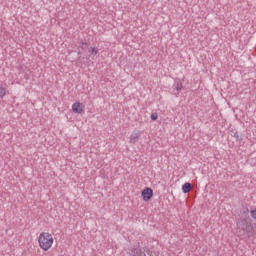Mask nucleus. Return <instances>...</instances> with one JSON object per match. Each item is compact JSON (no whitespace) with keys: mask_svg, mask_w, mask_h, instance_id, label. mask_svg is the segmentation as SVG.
I'll use <instances>...</instances> for the list:
<instances>
[{"mask_svg":"<svg viewBox=\"0 0 256 256\" xmlns=\"http://www.w3.org/2000/svg\"><path fill=\"white\" fill-rule=\"evenodd\" d=\"M53 245H55V238L51 232L43 231L38 235V247L41 251H51Z\"/></svg>","mask_w":256,"mask_h":256,"instance_id":"obj_1","label":"nucleus"},{"mask_svg":"<svg viewBox=\"0 0 256 256\" xmlns=\"http://www.w3.org/2000/svg\"><path fill=\"white\" fill-rule=\"evenodd\" d=\"M72 111L77 115H81L82 113H85V104L79 101L74 102L72 104Z\"/></svg>","mask_w":256,"mask_h":256,"instance_id":"obj_2","label":"nucleus"},{"mask_svg":"<svg viewBox=\"0 0 256 256\" xmlns=\"http://www.w3.org/2000/svg\"><path fill=\"white\" fill-rule=\"evenodd\" d=\"M141 197L145 203H148L150 199H153V189L146 187L141 192Z\"/></svg>","mask_w":256,"mask_h":256,"instance_id":"obj_3","label":"nucleus"},{"mask_svg":"<svg viewBox=\"0 0 256 256\" xmlns=\"http://www.w3.org/2000/svg\"><path fill=\"white\" fill-rule=\"evenodd\" d=\"M181 89V87H178L177 90Z\"/></svg>","mask_w":256,"mask_h":256,"instance_id":"obj_11","label":"nucleus"},{"mask_svg":"<svg viewBox=\"0 0 256 256\" xmlns=\"http://www.w3.org/2000/svg\"><path fill=\"white\" fill-rule=\"evenodd\" d=\"M150 117H151V120H152V121H157V119H158L159 116L157 115V113H153V114H151Z\"/></svg>","mask_w":256,"mask_h":256,"instance_id":"obj_9","label":"nucleus"},{"mask_svg":"<svg viewBox=\"0 0 256 256\" xmlns=\"http://www.w3.org/2000/svg\"><path fill=\"white\" fill-rule=\"evenodd\" d=\"M131 255L132 256H147L143 251H141V248H134L131 250Z\"/></svg>","mask_w":256,"mask_h":256,"instance_id":"obj_5","label":"nucleus"},{"mask_svg":"<svg viewBox=\"0 0 256 256\" xmlns=\"http://www.w3.org/2000/svg\"><path fill=\"white\" fill-rule=\"evenodd\" d=\"M89 53L92 55H97L99 53V49L95 48V47H91L89 49Z\"/></svg>","mask_w":256,"mask_h":256,"instance_id":"obj_8","label":"nucleus"},{"mask_svg":"<svg viewBox=\"0 0 256 256\" xmlns=\"http://www.w3.org/2000/svg\"><path fill=\"white\" fill-rule=\"evenodd\" d=\"M250 214L253 219H256V208L251 210Z\"/></svg>","mask_w":256,"mask_h":256,"instance_id":"obj_10","label":"nucleus"},{"mask_svg":"<svg viewBox=\"0 0 256 256\" xmlns=\"http://www.w3.org/2000/svg\"><path fill=\"white\" fill-rule=\"evenodd\" d=\"M7 87L0 83V99H3L7 95Z\"/></svg>","mask_w":256,"mask_h":256,"instance_id":"obj_6","label":"nucleus"},{"mask_svg":"<svg viewBox=\"0 0 256 256\" xmlns=\"http://www.w3.org/2000/svg\"><path fill=\"white\" fill-rule=\"evenodd\" d=\"M182 191L183 193H189L191 191V183L186 182L183 186H182Z\"/></svg>","mask_w":256,"mask_h":256,"instance_id":"obj_7","label":"nucleus"},{"mask_svg":"<svg viewBox=\"0 0 256 256\" xmlns=\"http://www.w3.org/2000/svg\"><path fill=\"white\" fill-rule=\"evenodd\" d=\"M139 139H141V131H133L129 136V143L135 145L139 143Z\"/></svg>","mask_w":256,"mask_h":256,"instance_id":"obj_4","label":"nucleus"}]
</instances>
